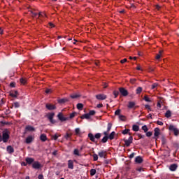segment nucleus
Listing matches in <instances>:
<instances>
[{
  "label": "nucleus",
  "instance_id": "9b49d317",
  "mask_svg": "<svg viewBox=\"0 0 179 179\" xmlns=\"http://www.w3.org/2000/svg\"><path fill=\"white\" fill-rule=\"evenodd\" d=\"M154 138L153 139H157V138L159 137V135H160V129H159L158 127H156L155 129H154Z\"/></svg>",
  "mask_w": 179,
  "mask_h": 179
},
{
  "label": "nucleus",
  "instance_id": "79ce46f5",
  "mask_svg": "<svg viewBox=\"0 0 179 179\" xmlns=\"http://www.w3.org/2000/svg\"><path fill=\"white\" fill-rule=\"evenodd\" d=\"M31 13L33 17H37V16H38V13L34 12L33 10H31Z\"/></svg>",
  "mask_w": 179,
  "mask_h": 179
},
{
  "label": "nucleus",
  "instance_id": "c756f323",
  "mask_svg": "<svg viewBox=\"0 0 179 179\" xmlns=\"http://www.w3.org/2000/svg\"><path fill=\"white\" fill-rule=\"evenodd\" d=\"M129 131H131L129 129H124V130H123V131H122V134L123 135H127V134H129V135L131 136V134L129 133Z\"/></svg>",
  "mask_w": 179,
  "mask_h": 179
},
{
  "label": "nucleus",
  "instance_id": "9d476101",
  "mask_svg": "<svg viewBox=\"0 0 179 179\" xmlns=\"http://www.w3.org/2000/svg\"><path fill=\"white\" fill-rule=\"evenodd\" d=\"M98 155L101 158L103 157V159H107V151H106V150H101V151H99L98 152Z\"/></svg>",
  "mask_w": 179,
  "mask_h": 179
},
{
  "label": "nucleus",
  "instance_id": "680f3d73",
  "mask_svg": "<svg viewBox=\"0 0 179 179\" xmlns=\"http://www.w3.org/2000/svg\"><path fill=\"white\" fill-rule=\"evenodd\" d=\"M157 124L158 125H160V126H163V125H164L163 122L159 121V120L157 122Z\"/></svg>",
  "mask_w": 179,
  "mask_h": 179
},
{
  "label": "nucleus",
  "instance_id": "aec40b11",
  "mask_svg": "<svg viewBox=\"0 0 179 179\" xmlns=\"http://www.w3.org/2000/svg\"><path fill=\"white\" fill-rule=\"evenodd\" d=\"M40 139L41 141V142H45V141H47V135H45V134H43L40 136Z\"/></svg>",
  "mask_w": 179,
  "mask_h": 179
},
{
  "label": "nucleus",
  "instance_id": "13d9d810",
  "mask_svg": "<svg viewBox=\"0 0 179 179\" xmlns=\"http://www.w3.org/2000/svg\"><path fill=\"white\" fill-rule=\"evenodd\" d=\"M136 171H139V173H141V171H144L145 170L143 169V168L140 167V168H137Z\"/></svg>",
  "mask_w": 179,
  "mask_h": 179
},
{
  "label": "nucleus",
  "instance_id": "e2e57ef3",
  "mask_svg": "<svg viewBox=\"0 0 179 179\" xmlns=\"http://www.w3.org/2000/svg\"><path fill=\"white\" fill-rule=\"evenodd\" d=\"M130 82H131V83H135L136 82V79H135V78H131V79H130Z\"/></svg>",
  "mask_w": 179,
  "mask_h": 179
},
{
  "label": "nucleus",
  "instance_id": "f8f14e48",
  "mask_svg": "<svg viewBox=\"0 0 179 179\" xmlns=\"http://www.w3.org/2000/svg\"><path fill=\"white\" fill-rule=\"evenodd\" d=\"M96 99H97V100H106L107 99V95L99 94L96 95Z\"/></svg>",
  "mask_w": 179,
  "mask_h": 179
},
{
  "label": "nucleus",
  "instance_id": "412c9836",
  "mask_svg": "<svg viewBox=\"0 0 179 179\" xmlns=\"http://www.w3.org/2000/svg\"><path fill=\"white\" fill-rule=\"evenodd\" d=\"M81 120H89L90 118V115L89 113H85L84 115H83L80 117Z\"/></svg>",
  "mask_w": 179,
  "mask_h": 179
},
{
  "label": "nucleus",
  "instance_id": "72a5a7b5",
  "mask_svg": "<svg viewBox=\"0 0 179 179\" xmlns=\"http://www.w3.org/2000/svg\"><path fill=\"white\" fill-rule=\"evenodd\" d=\"M92 157L94 159V162H97V160H99V155L96 153L93 154Z\"/></svg>",
  "mask_w": 179,
  "mask_h": 179
},
{
  "label": "nucleus",
  "instance_id": "c03bdc74",
  "mask_svg": "<svg viewBox=\"0 0 179 179\" xmlns=\"http://www.w3.org/2000/svg\"><path fill=\"white\" fill-rule=\"evenodd\" d=\"M162 52H163V51L160 50L159 51V54H157L156 55V59H160L161 57H162Z\"/></svg>",
  "mask_w": 179,
  "mask_h": 179
},
{
  "label": "nucleus",
  "instance_id": "a878e982",
  "mask_svg": "<svg viewBox=\"0 0 179 179\" xmlns=\"http://www.w3.org/2000/svg\"><path fill=\"white\" fill-rule=\"evenodd\" d=\"M70 97L71 99H79V97H80V94H72L70 95Z\"/></svg>",
  "mask_w": 179,
  "mask_h": 179
},
{
  "label": "nucleus",
  "instance_id": "f704fd0d",
  "mask_svg": "<svg viewBox=\"0 0 179 179\" xmlns=\"http://www.w3.org/2000/svg\"><path fill=\"white\" fill-rule=\"evenodd\" d=\"M90 176H92V177H93V176H94L96 174V169H92L90 171Z\"/></svg>",
  "mask_w": 179,
  "mask_h": 179
},
{
  "label": "nucleus",
  "instance_id": "bf43d9fd",
  "mask_svg": "<svg viewBox=\"0 0 179 179\" xmlns=\"http://www.w3.org/2000/svg\"><path fill=\"white\" fill-rule=\"evenodd\" d=\"M53 156H57L58 155V150H55L52 152Z\"/></svg>",
  "mask_w": 179,
  "mask_h": 179
},
{
  "label": "nucleus",
  "instance_id": "69168bd1",
  "mask_svg": "<svg viewBox=\"0 0 179 179\" xmlns=\"http://www.w3.org/2000/svg\"><path fill=\"white\" fill-rule=\"evenodd\" d=\"M15 85H16V83H10V87H15Z\"/></svg>",
  "mask_w": 179,
  "mask_h": 179
},
{
  "label": "nucleus",
  "instance_id": "6ab92c4d",
  "mask_svg": "<svg viewBox=\"0 0 179 179\" xmlns=\"http://www.w3.org/2000/svg\"><path fill=\"white\" fill-rule=\"evenodd\" d=\"M68 101H69V100L68 99H66V98H64V99H61L58 100V103L59 104H64V103H66Z\"/></svg>",
  "mask_w": 179,
  "mask_h": 179
},
{
  "label": "nucleus",
  "instance_id": "1a4fd4ad",
  "mask_svg": "<svg viewBox=\"0 0 179 179\" xmlns=\"http://www.w3.org/2000/svg\"><path fill=\"white\" fill-rule=\"evenodd\" d=\"M45 107H46L47 110H49L50 111H52V110L57 109V106H55V105L51 104V103H46Z\"/></svg>",
  "mask_w": 179,
  "mask_h": 179
},
{
  "label": "nucleus",
  "instance_id": "052dcab7",
  "mask_svg": "<svg viewBox=\"0 0 179 179\" xmlns=\"http://www.w3.org/2000/svg\"><path fill=\"white\" fill-rule=\"evenodd\" d=\"M134 157H135V152H132V153L129 155V159H134Z\"/></svg>",
  "mask_w": 179,
  "mask_h": 179
},
{
  "label": "nucleus",
  "instance_id": "7ed1b4c3",
  "mask_svg": "<svg viewBox=\"0 0 179 179\" xmlns=\"http://www.w3.org/2000/svg\"><path fill=\"white\" fill-rule=\"evenodd\" d=\"M169 130L171 132H173L175 136H179V129L174 124H170L169 127Z\"/></svg>",
  "mask_w": 179,
  "mask_h": 179
},
{
  "label": "nucleus",
  "instance_id": "7c9ffc66",
  "mask_svg": "<svg viewBox=\"0 0 179 179\" xmlns=\"http://www.w3.org/2000/svg\"><path fill=\"white\" fill-rule=\"evenodd\" d=\"M142 87H138L137 89L136 90V94H141L142 93Z\"/></svg>",
  "mask_w": 179,
  "mask_h": 179
},
{
  "label": "nucleus",
  "instance_id": "20e7f679",
  "mask_svg": "<svg viewBox=\"0 0 179 179\" xmlns=\"http://www.w3.org/2000/svg\"><path fill=\"white\" fill-rule=\"evenodd\" d=\"M55 115V113H50L47 115V118L48 120H49L51 124H55V122H57V121L54 120Z\"/></svg>",
  "mask_w": 179,
  "mask_h": 179
},
{
  "label": "nucleus",
  "instance_id": "b1692460",
  "mask_svg": "<svg viewBox=\"0 0 179 179\" xmlns=\"http://www.w3.org/2000/svg\"><path fill=\"white\" fill-rule=\"evenodd\" d=\"M114 136H115V131H112L109 136H108V138L110 140L113 141V139H114Z\"/></svg>",
  "mask_w": 179,
  "mask_h": 179
},
{
  "label": "nucleus",
  "instance_id": "4d7b16f0",
  "mask_svg": "<svg viewBox=\"0 0 179 179\" xmlns=\"http://www.w3.org/2000/svg\"><path fill=\"white\" fill-rule=\"evenodd\" d=\"M137 136L139 138V139H143V138H145V135H142L141 134H138Z\"/></svg>",
  "mask_w": 179,
  "mask_h": 179
},
{
  "label": "nucleus",
  "instance_id": "e433bc0d",
  "mask_svg": "<svg viewBox=\"0 0 179 179\" xmlns=\"http://www.w3.org/2000/svg\"><path fill=\"white\" fill-rule=\"evenodd\" d=\"M144 100H145V101H147L148 103H151L152 102V100H150V99H149L147 95L144 96Z\"/></svg>",
  "mask_w": 179,
  "mask_h": 179
},
{
  "label": "nucleus",
  "instance_id": "f03ea898",
  "mask_svg": "<svg viewBox=\"0 0 179 179\" xmlns=\"http://www.w3.org/2000/svg\"><path fill=\"white\" fill-rule=\"evenodd\" d=\"M88 138L92 142H96V139H100L101 138V134L97 133L94 136L92 133L88 134Z\"/></svg>",
  "mask_w": 179,
  "mask_h": 179
},
{
  "label": "nucleus",
  "instance_id": "423d86ee",
  "mask_svg": "<svg viewBox=\"0 0 179 179\" xmlns=\"http://www.w3.org/2000/svg\"><path fill=\"white\" fill-rule=\"evenodd\" d=\"M119 92H120L121 96H122L123 97H127V96H128V94H129L128 90H127L124 87H120Z\"/></svg>",
  "mask_w": 179,
  "mask_h": 179
},
{
  "label": "nucleus",
  "instance_id": "ddd939ff",
  "mask_svg": "<svg viewBox=\"0 0 179 179\" xmlns=\"http://www.w3.org/2000/svg\"><path fill=\"white\" fill-rule=\"evenodd\" d=\"M135 163L137 164H141V163H143V159L141 156H137L135 158Z\"/></svg>",
  "mask_w": 179,
  "mask_h": 179
},
{
  "label": "nucleus",
  "instance_id": "6e6d98bb",
  "mask_svg": "<svg viewBox=\"0 0 179 179\" xmlns=\"http://www.w3.org/2000/svg\"><path fill=\"white\" fill-rule=\"evenodd\" d=\"M166 142L167 141H166V138L164 137H163L162 138V145H166Z\"/></svg>",
  "mask_w": 179,
  "mask_h": 179
},
{
  "label": "nucleus",
  "instance_id": "f257e3e1",
  "mask_svg": "<svg viewBox=\"0 0 179 179\" xmlns=\"http://www.w3.org/2000/svg\"><path fill=\"white\" fill-rule=\"evenodd\" d=\"M10 131L8 129H4L2 131V134L0 133V142H3V143H6L9 141Z\"/></svg>",
  "mask_w": 179,
  "mask_h": 179
},
{
  "label": "nucleus",
  "instance_id": "a18cd8bd",
  "mask_svg": "<svg viewBox=\"0 0 179 179\" xmlns=\"http://www.w3.org/2000/svg\"><path fill=\"white\" fill-rule=\"evenodd\" d=\"M76 115V112H73L70 114L69 118L70 120H72V118H74V117Z\"/></svg>",
  "mask_w": 179,
  "mask_h": 179
},
{
  "label": "nucleus",
  "instance_id": "5701e85b",
  "mask_svg": "<svg viewBox=\"0 0 179 179\" xmlns=\"http://www.w3.org/2000/svg\"><path fill=\"white\" fill-rule=\"evenodd\" d=\"M71 136H72V133H66V135L64 136V138L66 139V141H68V139H69L70 141H72Z\"/></svg>",
  "mask_w": 179,
  "mask_h": 179
},
{
  "label": "nucleus",
  "instance_id": "3c124183",
  "mask_svg": "<svg viewBox=\"0 0 179 179\" xmlns=\"http://www.w3.org/2000/svg\"><path fill=\"white\" fill-rule=\"evenodd\" d=\"M146 133V136H148V138H150V136H152V135H153V133H152V131H147Z\"/></svg>",
  "mask_w": 179,
  "mask_h": 179
},
{
  "label": "nucleus",
  "instance_id": "774afa93",
  "mask_svg": "<svg viewBox=\"0 0 179 179\" xmlns=\"http://www.w3.org/2000/svg\"><path fill=\"white\" fill-rule=\"evenodd\" d=\"M121 64H125L127 62V59H123L120 61Z\"/></svg>",
  "mask_w": 179,
  "mask_h": 179
},
{
  "label": "nucleus",
  "instance_id": "de8ad7c7",
  "mask_svg": "<svg viewBox=\"0 0 179 179\" xmlns=\"http://www.w3.org/2000/svg\"><path fill=\"white\" fill-rule=\"evenodd\" d=\"M119 119L120 120V121H125V116L122 115H120Z\"/></svg>",
  "mask_w": 179,
  "mask_h": 179
},
{
  "label": "nucleus",
  "instance_id": "603ef678",
  "mask_svg": "<svg viewBox=\"0 0 179 179\" xmlns=\"http://www.w3.org/2000/svg\"><path fill=\"white\" fill-rule=\"evenodd\" d=\"M59 136H58V134H56L52 136V139H54V141H57V139H58Z\"/></svg>",
  "mask_w": 179,
  "mask_h": 179
},
{
  "label": "nucleus",
  "instance_id": "4468645a",
  "mask_svg": "<svg viewBox=\"0 0 179 179\" xmlns=\"http://www.w3.org/2000/svg\"><path fill=\"white\" fill-rule=\"evenodd\" d=\"M178 168V165L177 164H173L170 165L169 170L171 171H176V170H177Z\"/></svg>",
  "mask_w": 179,
  "mask_h": 179
},
{
  "label": "nucleus",
  "instance_id": "ea45409f",
  "mask_svg": "<svg viewBox=\"0 0 179 179\" xmlns=\"http://www.w3.org/2000/svg\"><path fill=\"white\" fill-rule=\"evenodd\" d=\"M113 94L115 96V99H117V97H118V95L120 94V92L115 90L113 91Z\"/></svg>",
  "mask_w": 179,
  "mask_h": 179
},
{
  "label": "nucleus",
  "instance_id": "f3484780",
  "mask_svg": "<svg viewBox=\"0 0 179 179\" xmlns=\"http://www.w3.org/2000/svg\"><path fill=\"white\" fill-rule=\"evenodd\" d=\"M7 152L10 155H12V153H13L15 152V149L11 145H8V146H7Z\"/></svg>",
  "mask_w": 179,
  "mask_h": 179
},
{
  "label": "nucleus",
  "instance_id": "37998d69",
  "mask_svg": "<svg viewBox=\"0 0 179 179\" xmlns=\"http://www.w3.org/2000/svg\"><path fill=\"white\" fill-rule=\"evenodd\" d=\"M142 129H143V131H144V132H148V131H149V129L148 128V126H146V125L143 126Z\"/></svg>",
  "mask_w": 179,
  "mask_h": 179
},
{
  "label": "nucleus",
  "instance_id": "8fccbe9b",
  "mask_svg": "<svg viewBox=\"0 0 179 179\" xmlns=\"http://www.w3.org/2000/svg\"><path fill=\"white\" fill-rule=\"evenodd\" d=\"M120 114H121V109H117L115 110V115H120Z\"/></svg>",
  "mask_w": 179,
  "mask_h": 179
},
{
  "label": "nucleus",
  "instance_id": "864d4df0",
  "mask_svg": "<svg viewBox=\"0 0 179 179\" xmlns=\"http://www.w3.org/2000/svg\"><path fill=\"white\" fill-rule=\"evenodd\" d=\"M88 114L90 115H90H94V114H96V111L95 110H90Z\"/></svg>",
  "mask_w": 179,
  "mask_h": 179
},
{
  "label": "nucleus",
  "instance_id": "0e129e2a",
  "mask_svg": "<svg viewBox=\"0 0 179 179\" xmlns=\"http://www.w3.org/2000/svg\"><path fill=\"white\" fill-rule=\"evenodd\" d=\"M153 71H155V69H153L152 67L148 68V72H153Z\"/></svg>",
  "mask_w": 179,
  "mask_h": 179
},
{
  "label": "nucleus",
  "instance_id": "49530a36",
  "mask_svg": "<svg viewBox=\"0 0 179 179\" xmlns=\"http://www.w3.org/2000/svg\"><path fill=\"white\" fill-rule=\"evenodd\" d=\"M157 86H159V84L157 83H155L154 84L152 85L151 86V89H156V87H157Z\"/></svg>",
  "mask_w": 179,
  "mask_h": 179
},
{
  "label": "nucleus",
  "instance_id": "6e6552de",
  "mask_svg": "<svg viewBox=\"0 0 179 179\" xmlns=\"http://www.w3.org/2000/svg\"><path fill=\"white\" fill-rule=\"evenodd\" d=\"M57 117L59 120V121H61V122H64V121H68V120H69V117H64V115L62 114V113H59L57 115Z\"/></svg>",
  "mask_w": 179,
  "mask_h": 179
},
{
  "label": "nucleus",
  "instance_id": "39448f33",
  "mask_svg": "<svg viewBox=\"0 0 179 179\" xmlns=\"http://www.w3.org/2000/svg\"><path fill=\"white\" fill-rule=\"evenodd\" d=\"M43 167V165L38 162V161L34 162L32 164V169H34L35 170H40Z\"/></svg>",
  "mask_w": 179,
  "mask_h": 179
},
{
  "label": "nucleus",
  "instance_id": "bb28decb",
  "mask_svg": "<svg viewBox=\"0 0 179 179\" xmlns=\"http://www.w3.org/2000/svg\"><path fill=\"white\" fill-rule=\"evenodd\" d=\"M132 130L134 131V132H138V131H139V126L136 124H134L132 126Z\"/></svg>",
  "mask_w": 179,
  "mask_h": 179
},
{
  "label": "nucleus",
  "instance_id": "a211bd4d",
  "mask_svg": "<svg viewBox=\"0 0 179 179\" xmlns=\"http://www.w3.org/2000/svg\"><path fill=\"white\" fill-rule=\"evenodd\" d=\"M68 168L71 170H73V161L71 159L68 161Z\"/></svg>",
  "mask_w": 179,
  "mask_h": 179
},
{
  "label": "nucleus",
  "instance_id": "c85d7f7f",
  "mask_svg": "<svg viewBox=\"0 0 179 179\" xmlns=\"http://www.w3.org/2000/svg\"><path fill=\"white\" fill-rule=\"evenodd\" d=\"M20 82L21 85H26L27 83V79L22 78L20 79Z\"/></svg>",
  "mask_w": 179,
  "mask_h": 179
},
{
  "label": "nucleus",
  "instance_id": "4c0bfd02",
  "mask_svg": "<svg viewBox=\"0 0 179 179\" xmlns=\"http://www.w3.org/2000/svg\"><path fill=\"white\" fill-rule=\"evenodd\" d=\"M77 108H78V110H83V103H78L77 104Z\"/></svg>",
  "mask_w": 179,
  "mask_h": 179
},
{
  "label": "nucleus",
  "instance_id": "c9c22d12",
  "mask_svg": "<svg viewBox=\"0 0 179 179\" xmlns=\"http://www.w3.org/2000/svg\"><path fill=\"white\" fill-rule=\"evenodd\" d=\"M11 97H17V91H15L14 92H11L10 94Z\"/></svg>",
  "mask_w": 179,
  "mask_h": 179
},
{
  "label": "nucleus",
  "instance_id": "393cba45",
  "mask_svg": "<svg viewBox=\"0 0 179 179\" xmlns=\"http://www.w3.org/2000/svg\"><path fill=\"white\" fill-rule=\"evenodd\" d=\"M135 104H136L135 102L129 101L127 107L128 108H134L135 107Z\"/></svg>",
  "mask_w": 179,
  "mask_h": 179
},
{
  "label": "nucleus",
  "instance_id": "0eeeda50",
  "mask_svg": "<svg viewBox=\"0 0 179 179\" xmlns=\"http://www.w3.org/2000/svg\"><path fill=\"white\" fill-rule=\"evenodd\" d=\"M133 141H134V138L132 137V136H130L127 140L124 139L125 146H127V148H129V146L131 145V143H132Z\"/></svg>",
  "mask_w": 179,
  "mask_h": 179
},
{
  "label": "nucleus",
  "instance_id": "cd10ccee",
  "mask_svg": "<svg viewBox=\"0 0 179 179\" xmlns=\"http://www.w3.org/2000/svg\"><path fill=\"white\" fill-rule=\"evenodd\" d=\"M165 117L166 118H170V117H171V111L170 110H166L165 113Z\"/></svg>",
  "mask_w": 179,
  "mask_h": 179
},
{
  "label": "nucleus",
  "instance_id": "5fc2aeb1",
  "mask_svg": "<svg viewBox=\"0 0 179 179\" xmlns=\"http://www.w3.org/2000/svg\"><path fill=\"white\" fill-rule=\"evenodd\" d=\"M145 108L148 110V111H152V108L149 105H145Z\"/></svg>",
  "mask_w": 179,
  "mask_h": 179
},
{
  "label": "nucleus",
  "instance_id": "473e14b6",
  "mask_svg": "<svg viewBox=\"0 0 179 179\" xmlns=\"http://www.w3.org/2000/svg\"><path fill=\"white\" fill-rule=\"evenodd\" d=\"M111 128H113V124L111 122L108 123L107 131L110 132Z\"/></svg>",
  "mask_w": 179,
  "mask_h": 179
},
{
  "label": "nucleus",
  "instance_id": "338daca9",
  "mask_svg": "<svg viewBox=\"0 0 179 179\" xmlns=\"http://www.w3.org/2000/svg\"><path fill=\"white\" fill-rule=\"evenodd\" d=\"M38 179H44V176H43V174H40L38 177Z\"/></svg>",
  "mask_w": 179,
  "mask_h": 179
},
{
  "label": "nucleus",
  "instance_id": "58836bf2",
  "mask_svg": "<svg viewBox=\"0 0 179 179\" xmlns=\"http://www.w3.org/2000/svg\"><path fill=\"white\" fill-rule=\"evenodd\" d=\"M15 108H19V107H20V103H19V102H14L13 105Z\"/></svg>",
  "mask_w": 179,
  "mask_h": 179
},
{
  "label": "nucleus",
  "instance_id": "4be33fe9",
  "mask_svg": "<svg viewBox=\"0 0 179 179\" xmlns=\"http://www.w3.org/2000/svg\"><path fill=\"white\" fill-rule=\"evenodd\" d=\"M26 143H31L33 142V137L31 136H29L25 141Z\"/></svg>",
  "mask_w": 179,
  "mask_h": 179
},
{
  "label": "nucleus",
  "instance_id": "2f4dec72",
  "mask_svg": "<svg viewBox=\"0 0 179 179\" xmlns=\"http://www.w3.org/2000/svg\"><path fill=\"white\" fill-rule=\"evenodd\" d=\"M108 136H105L101 141V142H102V143H106L107 141H108Z\"/></svg>",
  "mask_w": 179,
  "mask_h": 179
},
{
  "label": "nucleus",
  "instance_id": "2eb2a0df",
  "mask_svg": "<svg viewBox=\"0 0 179 179\" xmlns=\"http://www.w3.org/2000/svg\"><path fill=\"white\" fill-rule=\"evenodd\" d=\"M25 161L27 164H33L34 163V158H31V157H27L25 159Z\"/></svg>",
  "mask_w": 179,
  "mask_h": 179
},
{
  "label": "nucleus",
  "instance_id": "dca6fc26",
  "mask_svg": "<svg viewBox=\"0 0 179 179\" xmlns=\"http://www.w3.org/2000/svg\"><path fill=\"white\" fill-rule=\"evenodd\" d=\"M25 129H26V131H29V132H34V131H36V129L33 126H31V125H27L25 127Z\"/></svg>",
  "mask_w": 179,
  "mask_h": 179
},
{
  "label": "nucleus",
  "instance_id": "09e8293b",
  "mask_svg": "<svg viewBox=\"0 0 179 179\" xmlns=\"http://www.w3.org/2000/svg\"><path fill=\"white\" fill-rule=\"evenodd\" d=\"M76 135H80V129L76 128L75 129Z\"/></svg>",
  "mask_w": 179,
  "mask_h": 179
},
{
  "label": "nucleus",
  "instance_id": "a19ab883",
  "mask_svg": "<svg viewBox=\"0 0 179 179\" xmlns=\"http://www.w3.org/2000/svg\"><path fill=\"white\" fill-rule=\"evenodd\" d=\"M73 154H74L76 156H80V154H79V150H78V149H75V150H74Z\"/></svg>",
  "mask_w": 179,
  "mask_h": 179
}]
</instances>
